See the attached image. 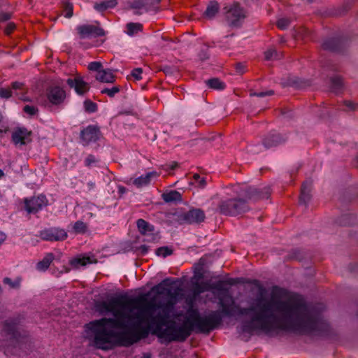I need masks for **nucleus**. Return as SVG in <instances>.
<instances>
[{"label": "nucleus", "mask_w": 358, "mask_h": 358, "mask_svg": "<svg viewBox=\"0 0 358 358\" xmlns=\"http://www.w3.org/2000/svg\"><path fill=\"white\" fill-rule=\"evenodd\" d=\"M273 292L271 299L257 298L247 308L240 306L231 308L222 299H220L218 302L221 310H212L205 315H202L197 308L190 307L187 310L184 324L180 326H177L171 318L167 325H159L151 320L150 327L152 329V334L164 339L167 343L184 342L192 331L208 335L222 324L223 317H231L236 315H250V320L242 322L241 329L245 333L257 330L268 333L281 329L303 334L318 329L320 315L311 311L301 296L294 294L282 300L276 299L274 294L282 295L285 292L284 289L274 286Z\"/></svg>", "instance_id": "obj_1"}, {"label": "nucleus", "mask_w": 358, "mask_h": 358, "mask_svg": "<svg viewBox=\"0 0 358 358\" xmlns=\"http://www.w3.org/2000/svg\"><path fill=\"white\" fill-rule=\"evenodd\" d=\"M148 294H141L131 299L138 301L129 303L125 302L121 305L118 311L114 312V317H102L90 322L87 325L94 334V345L97 349L108 350V345L116 338L120 346L129 347L141 339L152 334V317H155L153 310H148V305L134 312L131 306L147 301Z\"/></svg>", "instance_id": "obj_2"}, {"label": "nucleus", "mask_w": 358, "mask_h": 358, "mask_svg": "<svg viewBox=\"0 0 358 358\" xmlns=\"http://www.w3.org/2000/svg\"><path fill=\"white\" fill-rule=\"evenodd\" d=\"M182 289L180 287H176L174 291L170 288L168 291L166 296L168 300L166 302H153L151 301L148 304L147 310H153L155 312L157 310L159 311L155 314V317L151 319L159 325H167L170 322L171 314L174 310V306L178 301V298L180 295Z\"/></svg>", "instance_id": "obj_3"}, {"label": "nucleus", "mask_w": 358, "mask_h": 358, "mask_svg": "<svg viewBox=\"0 0 358 358\" xmlns=\"http://www.w3.org/2000/svg\"><path fill=\"white\" fill-rule=\"evenodd\" d=\"M238 282H240L238 278H229L224 280H218L213 284L208 282H195L192 283V292L194 296H198L199 294L206 291L211 289L217 290L220 292L221 295L218 299H222L227 304L230 305V307L232 308L238 305L236 304L234 299L229 294V289L225 287V285H234Z\"/></svg>", "instance_id": "obj_4"}, {"label": "nucleus", "mask_w": 358, "mask_h": 358, "mask_svg": "<svg viewBox=\"0 0 358 358\" xmlns=\"http://www.w3.org/2000/svg\"><path fill=\"white\" fill-rule=\"evenodd\" d=\"M350 43L349 37L343 34H336L323 38L321 48L323 50L343 55L348 52Z\"/></svg>", "instance_id": "obj_5"}, {"label": "nucleus", "mask_w": 358, "mask_h": 358, "mask_svg": "<svg viewBox=\"0 0 358 358\" xmlns=\"http://www.w3.org/2000/svg\"><path fill=\"white\" fill-rule=\"evenodd\" d=\"M218 208L221 214L227 216H237L249 211L250 209L247 200L241 197L221 201Z\"/></svg>", "instance_id": "obj_6"}, {"label": "nucleus", "mask_w": 358, "mask_h": 358, "mask_svg": "<svg viewBox=\"0 0 358 358\" xmlns=\"http://www.w3.org/2000/svg\"><path fill=\"white\" fill-rule=\"evenodd\" d=\"M138 301V299H131L130 296L127 294H120L116 297L110 299L108 301H96L95 309L101 315L111 313L114 317V312L118 311L117 309V307L120 308L121 305H124L125 302L132 303Z\"/></svg>", "instance_id": "obj_7"}, {"label": "nucleus", "mask_w": 358, "mask_h": 358, "mask_svg": "<svg viewBox=\"0 0 358 358\" xmlns=\"http://www.w3.org/2000/svg\"><path fill=\"white\" fill-rule=\"evenodd\" d=\"M225 10V17L229 26L233 27H240L242 21L246 17L245 11L241 6L240 3L234 2L229 7L224 8Z\"/></svg>", "instance_id": "obj_8"}, {"label": "nucleus", "mask_w": 358, "mask_h": 358, "mask_svg": "<svg viewBox=\"0 0 358 358\" xmlns=\"http://www.w3.org/2000/svg\"><path fill=\"white\" fill-rule=\"evenodd\" d=\"M23 319V317L18 315L9 317L3 322V330L10 340L18 341L22 337L19 326Z\"/></svg>", "instance_id": "obj_9"}, {"label": "nucleus", "mask_w": 358, "mask_h": 358, "mask_svg": "<svg viewBox=\"0 0 358 358\" xmlns=\"http://www.w3.org/2000/svg\"><path fill=\"white\" fill-rule=\"evenodd\" d=\"M205 219L204 211L201 208H192L187 212L178 215L177 217V221L180 224H199L204 222Z\"/></svg>", "instance_id": "obj_10"}, {"label": "nucleus", "mask_w": 358, "mask_h": 358, "mask_svg": "<svg viewBox=\"0 0 358 358\" xmlns=\"http://www.w3.org/2000/svg\"><path fill=\"white\" fill-rule=\"evenodd\" d=\"M101 136L100 127L97 125H89L83 129L80 133V138L84 146L88 145L90 143L96 142Z\"/></svg>", "instance_id": "obj_11"}, {"label": "nucleus", "mask_w": 358, "mask_h": 358, "mask_svg": "<svg viewBox=\"0 0 358 358\" xmlns=\"http://www.w3.org/2000/svg\"><path fill=\"white\" fill-rule=\"evenodd\" d=\"M76 30L80 39L97 38L106 35V31L103 28L93 24L79 25L76 27Z\"/></svg>", "instance_id": "obj_12"}, {"label": "nucleus", "mask_w": 358, "mask_h": 358, "mask_svg": "<svg viewBox=\"0 0 358 358\" xmlns=\"http://www.w3.org/2000/svg\"><path fill=\"white\" fill-rule=\"evenodd\" d=\"M287 139L285 134L272 130L262 137V144L266 149H270L285 143Z\"/></svg>", "instance_id": "obj_13"}, {"label": "nucleus", "mask_w": 358, "mask_h": 358, "mask_svg": "<svg viewBox=\"0 0 358 358\" xmlns=\"http://www.w3.org/2000/svg\"><path fill=\"white\" fill-rule=\"evenodd\" d=\"M24 209L29 214H36L43 207L48 205V200L45 195L41 194L38 196H33L30 199H24Z\"/></svg>", "instance_id": "obj_14"}, {"label": "nucleus", "mask_w": 358, "mask_h": 358, "mask_svg": "<svg viewBox=\"0 0 358 358\" xmlns=\"http://www.w3.org/2000/svg\"><path fill=\"white\" fill-rule=\"evenodd\" d=\"M46 96L50 103L59 106L64 103L66 93L63 87L59 85H51L46 89Z\"/></svg>", "instance_id": "obj_15"}, {"label": "nucleus", "mask_w": 358, "mask_h": 358, "mask_svg": "<svg viewBox=\"0 0 358 358\" xmlns=\"http://www.w3.org/2000/svg\"><path fill=\"white\" fill-rule=\"evenodd\" d=\"M40 237L47 241H63L66 239L68 235L63 229L52 227L45 229L40 231Z\"/></svg>", "instance_id": "obj_16"}, {"label": "nucleus", "mask_w": 358, "mask_h": 358, "mask_svg": "<svg viewBox=\"0 0 358 358\" xmlns=\"http://www.w3.org/2000/svg\"><path fill=\"white\" fill-rule=\"evenodd\" d=\"M244 192V199L250 201H258L259 199H268L271 195L269 187L263 189H258L254 187H248L243 190Z\"/></svg>", "instance_id": "obj_17"}, {"label": "nucleus", "mask_w": 358, "mask_h": 358, "mask_svg": "<svg viewBox=\"0 0 358 358\" xmlns=\"http://www.w3.org/2000/svg\"><path fill=\"white\" fill-rule=\"evenodd\" d=\"M32 131L25 127H16L12 133L11 139L15 145H25L32 141Z\"/></svg>", "instance_id": "obj_18"}, {"label": "nucleus", "mask_w": 358, "mask_h": 358, "mask_svg": "<svg viewBox=\"0 0 358 358\" xmlns=\"http://www.w3.org/2000/svg\"><path fill=\"white\" fill-rule=\"evenodd\" d=\"M66 83L71 88H73L80 96L85 95L90 89V84L85 82L83 77L78 74L74 78H68Z\"/></svg>", "instance_id": "obj_19"}, {"label": "nucleus", "mask_w": 358, "mask_h": 358, "mask_svg": "<svg viewBox=\"0 0 358 358\" xmlns=\"http://www.w3.org/2000/svg\"><path fill=\"white\" fill-rule=\"evenodd\" d=\"M357 0H343V3L329 11V14L335 17H341L346 15L354 6Z\"/></svg>", "instance_id": "obj_20"}, {"label": "nucleus", "mask_w": 358, "mask_h": 358, "mask_svg": "<svg viewBox=\"0 0 358 358\" xmlns=\"http://www.w3.org/2000/svg\"><path fill=\"white\" fill-rule=\"evenodd\" d=\"M345 87L344 78L339 75H334L329 78L330 91L336 94L343 92Z\"/></svg>", "instance_id": "obj_21"}, {"label": "nucleus", "mask_w": 358, "mask_h": 358, "mask_svg": "<svg viewBox=\"0 0 358 358\" xmlns=\"http://www.w3.org/2000/svg\"><path fill=\"white\" fill-rule=\"evenodd\" d=\"M178 280H176V282ZM176 283V281L172 280L171 278H166L164 279L161 282L155 285L151 289L152 292H155L157 295H166L170 287Z\"/></svg>", "instance_id": "obj_22"}, {"label": "nucleus", "mask_w": 358, "mask_h": 358, "mask_svg": "<svg viewBox=\"0 0 358 358\" xmlns=\"http://www.w3.org/2000/svg\"><path fill=\"white\" fill-rule=\"evenodd\" d=\"M312 181L306 180L302 183L301 187V194L299 196V203L306 206L311 199V191Z\"/></svg>", "instance_id": "obj_23"}, {"label": "nucleus", "mask_w": 358, "mask_h": 358, "mask_svg": "<svg viewBox=\"0 0 358 358\" xmlns=\"http://www.w3.org/2000/svg\"><path fill=\"white\" fill-rule=\"evenodd\" d=\"M10 87V90L14 91L15 95L17 96L19 99L25 102L31 101L26 96L27 89L24 83L15 81L11 83Z\"/></svg>", "instance_id": "obj_24"}, {"label": "nucleus", "mask_w": 358, "mask_h": 358, "mask_svg": "<svg viewBox=\"0 0 358 358\" xmlns=\"http://www.w3.org/2000/svg\"><path fill=\"white\" fill-rule=\"evenodd\" d=\"M220 11V4L216 1H210L203 13V17L208 20L213 19Z\"/></svg>", "instance_id": "obj_25"}, {"label": "nucleus", "mask_w": 358, "mask_h": 358, "mask_svg": "<svg viewBox=\"0 0 358 358\" xmlns=\"http://www.w3.org/2000/svg\"><path fill=\"white\" fill-rule=\"evenodd\" d=\"M158 173L156 171L147 173L145 176H141L134 180L133 184L138 188L146 186L150 183L151 178L157 177Z\"/></svg>", "instance_id": "obj_26"}, {"label": "nucleus", "mask_w": 358, "mask_h": 358, "mask_svg": "<svg viewBox=\"0 0 358 358\" xmlns=\"http://www.w3.org/2000/svg\"><path fill=\"white\" fill-rule=\"evenodd\" d=\"M113 71L110 69H102L96 76V79L101 83H113L115 81V76Z\"/></svg>", "instance_id": "obj_27"}, {"label": "nucleus", "mask_w": 358, "mask_h": 358, "mask_svg": "<svg viewBox=\"0 0 358 358\" xmlns=\"http://www.w3.org/2000/svg\"><path fill=\"white\" fill-rule=\"evenodd\" d=\"M336 223L343 227L352 226L357 223V217L353 214H345L338 217Z\"/></svg>", "instance_id": "obj_28"}, {"label": "nucleus", "mask_w": 358, "mask_h": 358, "mask_svg": "<svg viewBox=\"0 0 358 358\" xmlns=\"http://www.w3.org/2000/svg\"><path fill=\"white\" fill-rule=\"evenodd\" d=\"M287 85L297 89L303 88L310 85V81L308 80L301 79L298 77L288 78Z\"/></svg>", "instance_id": "obj_29"}, {"label": "nucleus", "mask_w": 358, "mask_h": 358, "mask_svg": "<svg viewBox=\"0 0 358 358\" xmlns=\"http://www.w3.org/2000/svg\"><path fill=\"white\" fill-rule=\"evenodd\" d=\"M137 227L142 235H147L155 231V227L143 219H138L136 222Z\"/></svg>", "instance_id": "obj_30"}, {"label": "nucleus", "mask_w": 358, "mask_h": 358, "mask_svg": "<svg viewBox=\"0 0 358 358\" xmlns=\"http://www.w3.org/2000/svg\"><path fill=\"white\" fill-rule=\"evenodd\" d=\"M162 196L166 203L180 202L182 200L181 194L176 190H171L169 192L163 193Z\"/></svg>", "instance_id": "obj_31"}, {"label": "nucleus", "mask_w": 358, "mask_h": 358, "mask_svg": "<svg viewBox=\"0 0 358 358\" xmlns=\"http://www.w3.org/2000/svg\"><path fill=\"white\" fill-rule=\"evenodd\" d=\"M54 259V255L52 253H48L43 259L38 262L36 264V268L38 271H45L50 266L51 262Z\"/></svg>", "instance_id": "obj_32"}, {"label": "nucleus", "mask_w": 358, "mask_h": 358, "mask_svg": "<svg viewBox=\"0 0 358 358\" xmlns=\"http://www.w3.org/2000/svg\"><path fill=\"white\" fill-rule=\"evenodd\" d=\"M206 85L213 90H222L226 87L224 82L221 81L218 78H212L205 80Z\"/></svg>", "instance_id": "obj_33"}, {"label": "nucleus", "mask_w": 358, "mask_h": 358, "mask_svg": "<svg viewBox=\"0 0 358 358\" xmlns=\"http://www.w3.org/2000/svg\"><path fill=\"white\" fill-rule=\"evenodd\" d=\"M93 262H96V261L93 262L90 257H77L70 260V264L76 268Z\"/></svg>", "instance_id": "obj_34"}, {"label": "nucleus", "mask_w": 358, "mask_h": 358, "mask_svg": "<svg viewBox=\"0 0 358 358\" xmlns=\"http://www.w3.org/2000/svg\"><path fill=\"white\" fill-rule=\"evenodd\" d=\"M117 3V0H108L101 3H96L94 8L99 12H103L108 8H114Z\"/></svg>", "instance_id": "obj_35"}, {"label": "nucleus", "mask_w": 358, "mask_h": 358, "mask_svg": "<svg viewBox=\"0 0 358 358\" xmlns=\"http://www.w3.org/2000/svg\"><path fill=\"white\" fill-rule=\"evenodd\" d=\"M128 8L139 10L145 8L146 10H148V0H134L132 1H129L127 2Z\"/></svg>", "instance_id": "obj_36"}, {"label": "nucleus", "mask_w": 358, "mask_h": 358, "mask_svg": "<svg viewBox=\"0 0 358 358\" xmlns=\"http://www.w3.org/2000/svg\"><path fill=\"white\" fill-rule=\"evenodd\" d=\"M305 258V252L300 249H294L291 250L285 257V260L302 261Z\"/></svg>", "instance_id": "obj_37"}, {"label": "nucleus", "mask_w": 358, "mask_h": 358, "mask_svg": "<svg viewBox=\"0 0 358 358\" xmlns=\"http://www.w3.org/2000/svg\"><path fill=\"white\" fill-rule=\"evenodd\" d=\"M127 34L129 36H132L142 31L143 25L140 23L129 22L127 24Z\"/></svg>", "instance_id": "obj_38"}, {"label": "nucleus", "mask_w": 358, "mask_h": 358, "mask_svg": "<svg viewBox=\"0 0 358 358\" xmlns=\"http://www.w3.org/2000/svg\"><path fill=\"white\" fill-rule=\"evenodd\" d=\"M62 8L63 11L65 12L64 16L66 18H70L73 14V4L69 2L67 0L62 1Z\"/></svg>", "instance_id": "obj_39"}, {"label": "nucleus", "mask_w": 358, "mask_h": 358, "mask_svg": "<svg viewBox=\"0 0 358 358\" xmlns=\"http://www.w3.org/2000/svg\"><path fill=\"white\" fill-rule=\"evenodd\" d=\"M85 110L87 113H92L97 110L98 106L96 103L92 101L90 99H86L84 103Z\"/></svg>", "instance_id": "obj_40"}, {"label": "nucleus", "mask_w": 358, "mask_h": 358, "mask_svg": "<svg viewBox=\"0 0 358 358\" xmlns=\"http://www.w3.org/2000/svg\"><path fill=\"white\" fill-rule=\"evenodd\" d=\"M120 86H113L112 88L105 87L101 90V93L107 94L109 97L113 98L120 92Z\"/></svg>", "instance_id": "obj_41"}, {"label": "nucleus", "mask_w": 358, "mask_h": 358, "mask_svg": "<svg viewBox=\"0 0 358 358\" xmlns=\"http://www.w3.org/2000/svg\"><path fill=\"white\" fill-rule=\"evenodd\" d=\"M73 231L76 234H85L87 231V225L83 221H77L73 225Z\"/></svg>", "instance_id": "obj_42"}, {"label": "nucleus", "mask_w": 358, "mask_h": 358, "mask_svg": "<svg viewBox=\"0 0 358 358\" xmlns=\"http://www.w3.org/2000/svg\"><path fill=\"white\" fill-rule=\"evenodd\" d=\"M173 252V250L169 248L167 246L159 247L155 251V254L157 255L162 256L164 257H166L169 255H172Z\"/></svg>", "instance_id": "obj_43"}, {"label": "nucleus", "mask_w": 358, "mask_h": 358, "mask_svg": "<svg viewBox=\"0 0 358 358\" xmlns=\"http://www.w3.org/2000/svg\"><path fill=\"white\" fill-rule=\"evenodd\" d=\"M3 282L6 285H8L11 289H18L20 286V279L13 281L10 278L6 277L3 279Z\"/></svg>", "instance_id": "obj_44"}, {"label": "nucleus", "mask_w": 358, "mask_h": 358, "mask_svg": "<svg viewBox=\"0 0 358 358\" xmlns=\"http://www.w3.org/2000/svg\"><path fill=\"white\" fill-rule=\"evenodd\" d=\"M157 69L159 71H163L166 75H172L174 72L178 71V68L174 66H159Z\"/></svg>", "instance_id": "obj_45"}, {"label": "nucleus", "mask_w": 358, "mask_h": 358, "mask_svg": "<svg viewBox=\"0 0 358 358\" xmlns=\"http://www.w3.org/2000/svg\"><path fill=\"white\" fill-rule=\"evenodd\" d=\"M291 20L287 17L280 18L277 22V27L280 29H286L290 24Z\"/></svg>", "instance_id": "obj_46"}, {"label": "nucleus", "mask_w": 358, "mask_h": 358, "mask_svg": "<svg viewBox=\"0 0 358 358\" xmlns=\"http://www.w3.org/2000/svg\"><path fill=\"white\" fill-rule=\"evenodd\" d=\"M102 64L100 62H92L88 65V69L92 71H96L98 73L102 71Z\"/></svg>", "instance_id": "obj_47"}, {"label": "nucleus", "mask_w": 358, "mask_h": 358, "mask_svg": "<svg viewBox=\"0 0 358 358\" xmlns=\"http://www.w3.org/2000/svg\"><path fill=\"white\" fill-rule=\"evenodd\" d=\"M143 69L141 68H136L132 70L131 75L127 76V80H129L131 77L134 78L136 80H139L142 78L141 74Z\"/></svg>", "instance_id": "obj_48"}, {"label": "nucleus", "mask_w": 358, "mask_h": 358, "mask_svg": "<svg viewBox=\"0 0 358 358\" xmlns=\"http://www.w3.org/2000/svg\"><path fill=\"white\" fill-rule=\"evenodd\" d=\"M13 91L10 88L0 87V97L2 99H9L13 96Z\"/></svg>", "instance_id": "obj_49"}, {"label": "nucleus", "mask_w": 358, "mask_h": 358, "mask_svg": "<svg viewBox=\"0 0 358 358\" xmlns=\"http://www.w3.org/2000/svg\"><path fill=\"white\" fill-rule=\"evenodd\" d=\"M193 178L198 182L199 188H204L206 185V180L205 178H201L199 173H194Z\"/></svg>", "instance_id": "obj_50"}, {"label": "nucleus", "mask_w": 358, "mask_h": 358, "mask_svg": "<svg viewBox=\"0 0 358 358\" xmlns=\"http://www.w3.org/2000/svg\"><path fill=\"white\" fill-rule=\"evenodd\" d=\"M274 94V91L271 90L266 92H251L250 95L251 96L264 97L265 96H271Z\"/></svg>", "instance_id": "obj_51"}, {"label": "nucleus", "mask_w": 358, "mask_h": 358, "mask_svg": "<svg viewBox=\"0 0 358 358\" xmlns=\"http://www.w3.org/2000/svg\"><path fill=\"white\" fill-rule=\"evenodd\" d=\"M38 108L33 106L26 105L23 111L30 115H34L38 113Z\"/></svg>", "instance_id": "obj_52"}, {"label": "nucleus", "mask_w": 358, "mask_h": 358, "mask_svg": "<svg viewBox=\"0 0 358 358\" xmlns=\"http://www.w3.org/2000/svg\"><path fill=\"white\" fill-rule=\"evenodd\" d=\"M203 277H204V274H203V268L196 266L195 270H194V278H196L197 280H199L201 279H203Z\"/></svg>", "instance_id": "obj_53"}, {"label": "nucleus", "mask_w": 358, "mask_h": 358, "mask_svg": "<svg viewBox=\"0 0 358 358\" xmlns=\"http://www.w3.org/2000/svg\"><path fill=\"white\" fill-rule=\"evenodd\" d=\"M343 103L350 110H355L358 108V103H355L352 101L346 100L344 101Z\"/></svg>", "instance_id": "obj_54"}, {"label": "nucleus", "mask_w": 358, "mask_h": 358, "mask_svg": "<svg viewBox=\"0 0 358 358\" xmlns=\"http://www.w3.org/2000/svg\"><path fill=\"white\" fill-rule=\"evenodd\" d=\"M264 55L266 60H271L277 55V52L275 50H268L265 52Z\"/></svg>", "instance_id": "obj_55"}, {"label": "nucleus", "mask_w": 358, "mask_h": 358, "mask_svg": "<svg viewBox=\"0 0 358 358\" xmlns=\"http://www.w3.org/2000/svg\"><path fill=\"white\" fill-rule=\"evenodd\" d=\"M199 57L201 61H205L209 58L208 50H201L199 53Z\"/></svg>", "instance_id": "obj_56"}, {"label": "nucleus", "mask_w": 358, "mask_h": 358, "mask_svg": "<svg viewBox=\"0 0 358 358\" xmlns=\"http://www.w3.org/2000/svg\"><path fill=\"white\" fill-rule=\"evenodd\" d=\"M245 66L243 63L238 62L235 64L236 71L240 74H243L245 72Z\"/></svg>", "instance_id": "obj_57"}, {"label": "nucleus", "mask_w": 358, "mask_h": 358, "mask_svg": "<svg viewBox=\"0 0 358 358\" xmlns=\"http://www.w3.org/2000/svg\"><path fill=\"white\" fill-rule=\"evenodd\" d=\"M11 17V13H0V23L4 22L9 20Z\"/></svg>", "instance_id": "obj_58"}, {"label": "nucleus", "mask_w": 358, "mask_h": 358, "mask_svg": "<svg viewBox=\"0 0 358 358\" xmlns=\"http://www.w3.org/2000/svg\"><path fill=\"white\" fill-rule=\"evenodd\" d=\"M96 162V159L95 157L92 155H89L85 159V166H90L92 164L95 163Z\"/></svg>", "instance_id": "obj_59"}, {"label": "nucleus", "mask_w": 358, "mask_h": 358, "mask_svg": "<svg viewBox=\"0 0 358 358\" xmlns=\"http://www.w3.org/2000/svg\"><path fill=\"white\" fill-rule=\"evenodd\" d=\"M179 166L178 163L176 162H173L171 163V164L169 165V164H166L164 165L163 167H164V169L166 170V171H169V170H174L176 169V168H178Z\"/></svg>", "instance_id": "obj_60"}, {"label": "nucleus", "mask_w": 358, "mask_h": 358, "mask_svg": "<svg viewBox=\"0 0 358 358\" xmlns=\"http://www.w3.org/2000/svg\"><path fill=\"white\" fill-rule=\"evenodd\" d=\"M15 29V24L13 22H9L6 29H5V33L8 35L10 34L14 29Z\"/></svg>", "instance_id": "obj_61"}, {"label": "nucleus", "mask_w": 358, "mask_h": 358, "mask_svg": "<svg viewBox=\"0 0 358 358\" xmlns=\"http://www.w3.org/2000/svg\"><path fill=\"white\" fill-rule=\"evenodd\" d=\"M207 259L206 257H202L199 259V262L196 264V266L202 268L206 264Z\"/></svg>", "instance_id": "obj_62"}, {"label": "nucleus", "mask_w": 358, "mask_h": 358, "mask_svg": "<svg viewBox=\"0 0 358 358\" xmlns=\"http://www.w3.org/2000/svg\"><path fill=\"white\" fill-rule=\"evenodd\" d=\"M196 297H197V296H194L193 294H192V296H187V299H186V302H187V303L189 305V308L190 307L194 308V307H193V303H194V300H195V299H196Z\"/></svg>", "instance_id": "obj_63"}, {"label": "nucleus", "mask_w": 358, "mask_h": 358, "mask_svg": "<svg viewBox=\"0 0 358 358\" xmlns=\"http://www.w3.org/2000/svg\"><path fill=\"white\" fill-rule=\"evenodd\" d=\"M349 271L351 273H355L358 274V264H350L348 266Z\"/></svg>", "instance_id": "obj_64"}]
</instances>
